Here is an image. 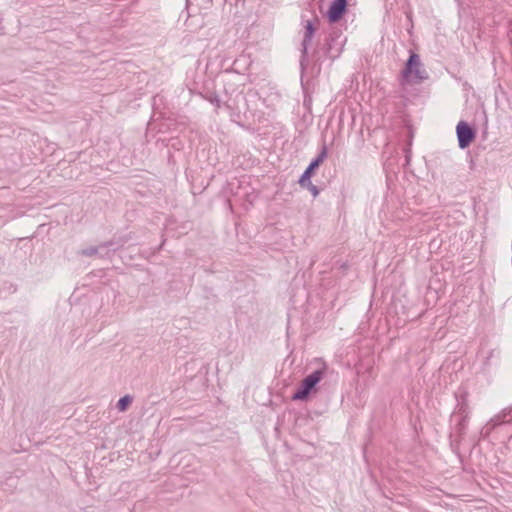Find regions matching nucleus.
Segmentation results:
<instances>
[{
  "label": "nucleus",
  "mask_w": 512,
  "mask_h": 512,
  "mask_svg": "<svg viewBox=\"0 0 512 512\" xmlns=\"http://www.w3.org/2000/svg\"><path fill=\"white\" fill-rule=\"evenodd\" d=\"M200 94L205 100L210 102L216 108L221 107V100H220L218 94L216 93V91L209 89V88H205Z\"/></svg>",
  "instance_id": "13"
},
{
  "label": "nucleus",
  "mask_w": 512,
  "mask_h": 512,
  "mask_svg": "<svg viewBox=\"0 0 512 512\" xmlns=\"http://www.w3.org/2000/svg\"><path fill=\"white\" fill-rule=\"evenodd\" d=\"M347 10V0H332L325 16L330 23H337L342 19Z\"/></svg>",
  "instance_id": "7"
},
{
  "label": "nucleus",
  "mask_w": 512,
  "mask_h": 512,
  "mask_svg": "<svg viewBox=\"0 0 512 512\" xmlns=\"http://www.w3.org/2000/svg\"><path fill=\"white\" fill-rule=\"evenodd\" d=\"M304 189H308L314 197L318 196L320 193V189L313 183H311V185H307Z\"/></svg>",
  "instance_id": "18"
},
{
  "label": "nucleus",
  "mask_w": 512,
  "mask_h": 512,
  "mask_svg": "<svg viewBox=\"0 0 512 512\" xmlns=\"http://www.w3.org/2000/svg\"><path fill=\"white\" fill-rule=\"evenodd\" d=\"M479 356L482 360V370L484 372H489L499 364L500 352L497 349H486L483 347L479 351Z\"/></svg>",
  "instance_id": "8"
},
{
  "label": "nucleus",
  "mask_w": 512,
  "mask_h": 512,
  "mask_svg": "<svg viewBox=\"0 0 512 512\" xmlns=\"http://www.w3.org/2000/svg\"><path fill=\"white\" fill-rule=\"evenodd\" d=\"M80 255L86 257L98 256L99 258H110L112 255L111 250H108L107 241L100 243L97 246H90L82 249Z\"/></svg>",
  "instance_id": "9"
},
{
  "label": "nucleus",
  "mask_w": 512,
  "mask_h": 512,
  "mask_svg": "<svg viewBox=\"0 0 512 512\" xmlns=\"http://www.w3.org/2000/svg\"><path fill=\"white\" fill-rule=\"evenodd\" d=\"M354 368H355V370H356V373H357V374H359V369H358V368H356V367H354Z\"/></svg>",
  "instance_id": "22"
},
{
  "label": "nucleus",
  "mask_w": 512,
  "mask_h": 512,
  "mask_svg": "<svg viewBox=\"0 0 512 512\" xmlns=\"http://www.w3.org/2000/svg\"><path fill=\"white\" fill-rule=\"evenodd\" d=\"M452 421L455 422V427H454L455 433L459 437H462L465 434L466 429L468 427L469 418L457 417L456 419H452Z\"/></svg>",
  "instance_id": "14"
},
{
  "label": "nucleus",
  "mask_w": 512,
  "mask_h": 512,
  "mask_svg": "<svg viewBox=\"0 0 512 512\" xmlns=\"http://www.w3.org/2000/svg\"><path fill=\"white\" fill-rule=\"evenodd\" d=\"M313 176V174H311L309 171L305 169L298 180L300 187L305 188L307 185H311V178Z\"/></svg>",
  "instance_id": "16"
},
{
  "label": "nucleus",
  "mask_w": 512,
  "mask_h": 512,
  "mask_svg": "<svg viewBox=\"0 0 512 512\" xmlns=\"http://www.w3.org/2000/svg\"><path fill=\"white\" fill-rule=\"evenodd\" d=\"M456 406L454 408L452 419L457 417L470 418L471 409L468 403V392L465 389H458L455 392Z\"/></svg>",
  "instance_id": "5"
},
{
  "label": "nucleus",
  "mask_w": 512,
  "mask_h": 512,
  "mask_svg": "<svg viewBox=\"0 0 512 512\" xmlns=\"http://www.w3.org/2000/svg\"><path fill=\"white\" fill-rule=\"evenodd\" d=\"M303 39L301 41V48H300V70L301 74L306 71L308 68V65L310 64V61H317L318 58H316V54L312 53V55H309L308 49L309 46L315 36V33L318 29L317 24L319 23V19L317 17L313 19H308L303 21Z\"/></svg>",
  "instance_id": "2"
},
{
  "label": "nucleus",
  "mask_w": 512,
  "mask_h": 512,
  "mask_svg": "<svg viewBox=\"0 0 512 512\" xmlns=\"http://www.w3.org/2000/svg\"><path fill=\"white\" fill-rule=\"evenodd\" d=\"M347 38H341V35H337L336 32L331 34V39L328 42L327 47V55L331 59H335L339 56L340 50L342 49L343 44L346 42Z\"/></svg>",
  "instance_id": "10"
},
{
  "label": "nucleus",
  "mask_w": 512,
  "mask_h": 512,
  "mask_svg": "<svg viewBox=\"0 0 512 512\" xmlns=\"http://www.w3.org/2000/svg\"><path fill=\"white\" fill-rule=\"evenodd\" d=\"M132 402H133V397L129 394H126L119 398V400L117 401V404H116V408L118 409V411L124 412L130 407Z\"/></svg>",
  "instance_id": "15"
},
{
  "label": "nucleus",
  "mask_w": 512,
  "mask_h": 512,
  "mask_svg": "<svg viewBox=\"0 0 512 512\" xmlns=\"http://www.w3.org/2000/svg\"><path fill=\"white\" fill-rule=\"evenodd\" d=\"M131 238V233L124 235H114L109 241H107L108 250H111L112 254L115 253L117 250L122 248Z\"/></svg>",
  "instance_id": "12"
},
{
  "label": "nucleus",
  "mask_w": 512,
  "mask_h": 512,
  "mask_svg": "<svg viewBox=\"0 0 512 512\" xmlns=\"http://www.w3.org/2000/svg\"><path fill=\"white\" fill-rule=\"evenodd\" d=\"M348 112H352V107L350 105L347 106Z\"/></svg>",
  "instance_id": "20"
},
{
  "label": "nucleus",
  "mask_w": 512,
  "mask_h": 512,
  "mask_svg": "<svg viewBox=\"0 0 512 512\" xmlns=\"http://www.w3.org/2000/svg\"><path fill=\"white\" fill-rule=\"evenodd\" d=\"M188 4H189V1H188V0H186V6H187Z\"/></svg>",
  "instance_id": "23"
},
{
  "label": "nucleus",
  "mask_w": 512,
  "mask_h": 512,
  "mask_svg": "<svg viewBox=\"0 0 512 512\" xmlns=\"http://www.w3.org/2000/svg\"><path fill=\"white\" fill-rule=\"evenodd\" d=\"M422 63L420 56L410 51L409 57L405 63V66L401 72V76L408 82L420 83L428 79V73L425 69H422Z\"/></svg>",
  "instance_id": "3"
},
{
  "label": "nucleus",
  "mask_w": 512,
  "mask_h": 512,
  "mask_svg": "<svg viewBox=\"0 0 512 512\" xmlns=\"http://www.w3.org/2000/svg\"><path fill=\"white\" fill-rule=\"evenodd\" d=\"M341 267L344 268V269H347L348 264L347 263H343Z\"/></svg>",
  "instance_id": "19"
},
{
  "label": "nucleus",
  "mask_w": 512,
  "mask_h": 512,
  "mask_svg": "<svg viewBox=\"0 0 512 512\" xmlns=\"http://www.w3.org/2000/svg\"><path fill=\"white\" fill-rule=\"evenodd\" d=\"M404 153H405V165H408L410 162V158H411V142H409L405 146Z\"/></svg>",
  "instance_id": "17"
},
{
  "label": "nucleus",
  "mask_w": 512,
  "mask_h": 512,
  "mask_svg": "<svg viewBox=\"0 0 512 512\" xmlns=\"http://www.w3.org/2000/svg\"><path fill=\"white\" fill-rule=\"evenodd\" d=\"M368 370H369V373L371 374V373H372V367L370 366V367L368 368Z\"/></svg>",
  "instance_id": "21"
},
{
  "label": "nucleus",
  "mask_w": 512,
  "mask_h": 512,
  "mask_svg": "<svg viewBox=\"0 0 512 512\" xmlns=\"http://www.w3.org/2000/svg\"><path fill=\"white\" fill-rule=\"evenodd\" d=\"M511 421L512 405L502 409L498 414L493 416L481 429L480 437L482 439H487L497 426L510 423Z\"/></svg>",
  "instance_id": "4"
},
{
  "label": "nucleus",
  "mask_w": 512,
  "mask_h": 512,
  "mask_svg": "<svg viewBox=\"0 0 512 512\" xmlns=\"http://www.w3.org/2000/svg\"><path fill=\"white\" fill-rule=\"evenodd\" d=\"M326 373L327 366L323 365L305 376L291 395V399L293 401L307 402L311 395L317 392V386L326 376Z\"/></svg>",
  "instance_id": "1"
},
{
  "label": "nucleus",
  "mask_w": 512,
  "mask_h": 512,
  "mask_svg": "<svg viewBox=\"0 0 512 512\" xmlns=\"http://www.w3.org/2000/svg\"><path fill=\"white\" fill-rule=\"evenodd\" d=\"M458 145L461 149L467 148L475 139V129L465 121H460L456 127Z\"/></svg>",
  "instance_id": "6"
},
{
  "label": "nucleus",
  "mask_w": 512,
  "mask_h": 512,
  "mask_svg": "<svg viewBox=\"0 0 512 512\" xmlns=\"http://www.w3.org/2000/svg\"><path fill=\"white\" fill-rule=\"evenodd\" d=\"M328 156V147L325 143H323L319 153L315 158L311 160L309 165L306 167V170L309 171L311 174L315 175L319 167L323 164L325 159Z\"/></svg>",
  "instance_id": "11"
}]
</instances>
